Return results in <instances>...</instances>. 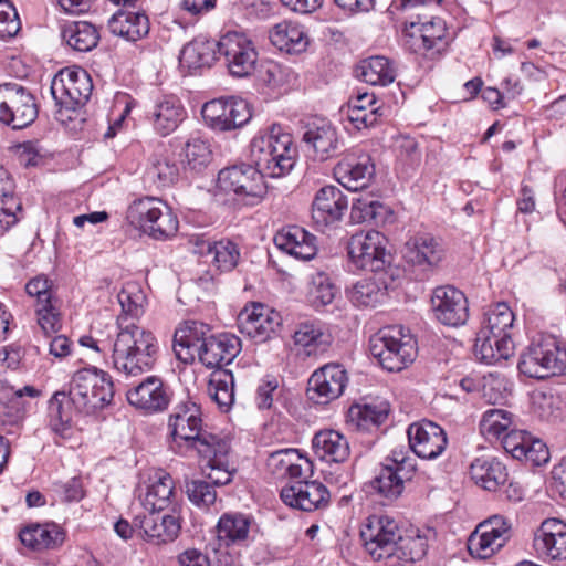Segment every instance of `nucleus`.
I'll list each match as a JSON object with an SVG mask.
<instances>
[{"label": "nucleus", "mask_w": 566, "mask_h": 566, "mask_svg": "<svg viewBox=\"0 0 566 566\" xmlns=\"http://www.w3.org/2000/svg\"><path fill=\"white\" fill-rule=\"evenodd\" d=\"M370 355L388 371H400L415 360L416 342L402 326H387L369 339Z\"/></svg>", "instance_id": "nucleus-7"}, {"label": "nucleus", "mask_w": 566, "mask_h": 566, "mask_svg": "<svg viewBox=\"0 0 566 566\" xmlns=\"http://www.w3.org/2000/svg\"><path fill=\"white\" fill-rule=\"evenodd\" d=\"M348 382L345 368L327 364L315 370L308 379L307 395L316 403H328L342 396Z\"/></svg>", "instance_id": "nucleus-20"}, {"label": "nucleus", "mask_w": 566, "mask_h": 566, "mask_svg": "<svg viewBox=\"0 0 566 566\" xmlns=\"http://www.w3.org/2000/svg\"><path fill=\"white\" fill-rule=\"evenodd\" d=\"M386 237L376 230L360 231L347 243L348 258L357 270L382 272L391 263Z\"/></svg>", "instance_id": "nucleus-13"}, {"label": "nucleus", "mask_w": 566, "mask_h": 566, "mask_svg": "<svg viewBox=\"0 0 566 566\" xmlns=\"http://www.w3.org/2000/svg\"><path fill=\"white\" fill-rule=\"evenodd\" d=\"M193 251L200 255L211 256L210 263L220 272H230L241 259L239 245L230 239L210 241L205 237H192Z\"/></svg>", "instance_id": "nucleus-33"}, {"label": "nucleus", "mask_w": 566, "mask_h": 566, "mask_svg": "<svg viewBox=\"0 0 566 566\" xmlns=\"http://www.w3.org/2000/svg\"><path fill=\"white\" fill-rule=\"evenodd\" d=\"M431 306L436 318L447 326H461L469 317L465 295L450 285L438 286L433 290Z\"/></svg>", "instance_id": "nucleus-22"}, {"label": "nucleus", "mask_w": 566, "mask_h": 566, "mask_svg": "<svg viewBox=\"0 0 566 566\" xmlns=\"http://www.w3.org/2000/svg\"><path fill=\"white\" fill-rule=\"evenodd\" d=\"M269 39L280 51L295 54L304 52L310 43L304 27L287 20L276 23L270 30Z\"/></svg>", "instance_id": "nucleus-43"}, {"label": "nucleus", "mask_w": 566, "mask_h": 566, "mask_svg": "<svg viewBox=\"0 0 566 566\" xmlns=\"http://www.w3.org/2000/svg\"><path fill=\"white\" fill-rule=\"evenodd\" d=\"M384 209L382 203L369 198H357L352 206V218L358 222L376 220Z\"/></svg>", "instance_id": "nucleus-63"}, {"label": "nucleus", "mask_w": 566, "mask_h": 566, "mask_svg": "<svg viewBox=\"0 0 566 566\" xmlns=\"http://www.w3.org/2000/svg\"><path fill=\"white\" fill-rule=\"evenodd\" d=\"M408 263L419 266H437L444 256L441 243L429 234L410 238L402 250Z\"/></svg>", "instance_id": "nucleus-37"}, {"label": "nucleus", "mask_w": 566, "mask_h": 566, "mask_svg": "<svg viewBox=\"0 0 566 566\" xmlns=\"http://www.w3.org/2000/svg\"><path fill=\"white\" fill-rule=\"evenodd\" d=\"M186 493L191 503L198 507H208L214 503L217 493L207 481L192 480L186 483Z\"/></svg>", "instance_id": "nucleus-62"}, {"label": "nucleus", "mask_w": 566, "mask_h": 566, "mask_svg": "<svg viewBox=\"0 0 566 566\" xmlns=\"http://www.w3.org/2000/svg\"><path fill=\"white\" fill-rule=\"evenodd\" d=\"M513 323L514 314L506 303L490 307L476 334L475 357L488 365L509 359L514 353Z\"/></svg>", "instance_id": "nucleus-3"}, {"label": "nucleus", "mask_w": 566, "mask_h": 566, "mask_svg": "<svg viewBox=\"0 0 566 566\" xmlns=\"http://www.w3.org/2000/svg\"><path fill=\"white\" fill-rule=\"evenodd\" d=\"M413 29L410 38L412 40V48L416 52L427 54L429 52L439 53L447 45L446 23L441 18H432L429 21L421 23L417 27L411 24Z\"/></svg>", "instance_id": "nucleus-40"}, {"label": "nucleus", "mask_w": 566, "mask_h": 566, "mask_svg": "<svg viewBox=\"0 0 566 566\" xmlns=\"http://www.w3.org/2000/svg\"><path fill=\"white\" fill-rule=\"evenodd\" d=\"M127 220L156 240H165L178 231V219L163 200L144 197L133 201L127 210Z\"/></svg>", "instance_id": "nucleus-8"}, {"label": "nucleus", "mask_w": 566, "mask_h": 566, "mask_svg": "<svg viewBox=\"0 0 566 566\" xmlns=\"http://www.w3.org/2000/svg\"><path fill=\"white\" fill-rule=\"evenodd\" d=\"M62 36L73 50L88 52L93 50L99 40L95 25L86 21H74L64 27Z\"/></svg>", "instance_id": "nucleus-50"}, {"label": "nucleus", "mask_w": 566, "mask_h": 566, "mask_svg": "<svg viewBox=\"0 0 566 566\" xmlns=\"http://www.w3.org/2000/svg\"><path fill=\"white\" fill-rule=\"evenodd\" d=\"M389 413L387 403H355L347 412V423L357 430H370L385 422Z\"/></svg>", "instance_id": "nucleus-47"}, {"label": "nucleus", "mask_w": 566, "mask_h": 566, "mask_svg": "<svg viewBox=\"0 0 566 566\" xmlns=\"http://www.w3.org/2000/svg\"><path fill=\"white\" fill-rule=\"evenodd\" d=\"M263 178L252 164H242L220 170L217 186L220 191L232 195L238 203L254 206L266 192Z\"/></svg>", "instance_id": "nucleus-11"}, {"label": "nucleus", "mask_w": 566, "mask_h": 566, "mask_svg": "<svg viewBox=\"0 0 566 566\" xmlns=\"http://www.w3.org/2000/svg\"><path fill=\"white\" fill-rule=\"evenodd\" d=\"M274 244L286 254L307 261L317 253L316 237L298 226H287L274 235Z\"/></svg>", "instance_id": "nucleus-34"}, {"label": "nucleus", "mask_w": 566, "mask_h": 566, "mask_svg": "<svg viewBox=\"0 0 566 566\" xmlns=\"http://www.w3.org/2000/svg\"><path fill=\"white\" fill-rule=\"evenodd\" d=\"M23 546L31 551L54 549L65 539V533L55 523L29 524L19 532Z\"/></svg>", "instance_id": "nucleus-39"}, {"label": "nucleus", "mask_w": 566, "mask_h": 566, "mask_svg": "<svg viewBox=\"0 0 566 566\" xmlns=\"http://www.w3.org/2000/svg\"><path fill=\"white\" fill-rule=\"evenodd\" d=\"M282 324L279 312L261 303L247 305L238 315V327L242 334L256 343L268 340Z\"/></svg>", "instance_id": "nucleus-19"}, {"label": "nucleus", "mask_w": 566, "mask_h": 566, "mask_svg": "<svg viewBox=\"0 0 566 566\" xmlns=\"http://www.w3.org/2000/svg\"><path fill=\"white\" fill-rule=\"evenodd\" d=\"M208 453H197L207 461V478L213 485H226L232 481L235 468L229 460L230 443L227 439L221 438L213 443Z\"/></svg>", "instance_id": "nucleus-38"}, {"label": "nucleus", "mask_w": 566, "mask_h": 566, "mask_svg": "<svg viewBox=\"0 0 566 566\" xmlns=\"http://www.w3.org/2000/svg\"><path fill=\"white\" fill-rule=\"evenodd\" d=\"M25 415L23 402L17 398L7 397L0 400V426H9L8 434H17Z\"/></svg>", "instance_id": "nucleus-59"}, {"label": "nucleus", "mask_w": 566, "mask_h": 566, "mask_svg": "<svg viewBox=\"0 0 566 566\" xmlns=\"http://www.w3.org/2000/svg\"><path fill=\"white\" fill-rule=\"evenodd\" d=\"M338 182L350 191L369 186L375 175V166L369 155H347L334 168Z\"/></svg>", "instance_id": "nucleus-28"}, {"label": "nucleus", "mask_w": 566, "mask_h": 566, "mask_svg": "<svg viewBox=\"0 0 566 566\" xmlns=\"http://www.w3.org/2000/svg\"><path fill=\"white\" fill-rule=\"evenodd\" d=\"M251 518L241 513H224L217 524L218 542L229 546L239 544L248 538Z\"/></svg>", "instance_id": "nucleus-48"}, {"label": "nucleus", "mask_w": 566, "mask_h": 566, "mask_svg": "<svg viewBox=\"0 0 566 566\" xmlns=\"http://www.w3.org/2000/svg\"><path fill=\"white\" fill-rule=\"evenodd\" d=\"M241 350V340L233 334H210L201 345L198 358L207 368L223 369L238 356Z\"/></svg>", "instance_id": "nucleus-30"}, {"label": "nucleus", "mask_w": 566, "mask_h": 566, "mask_svg": "<svg viewBox=\"0 0 566 566\" xmlns=\"http://www.w3.org/2000/svg\"><path fill=\"white\" fill-rule=\"evenodd\" d=\"M208 394L223 411L234 402V377L228 369H216L209 380Z\"/></svg>", "instance_id": "nucleus-51"}, {"label": "nucleus", "mask_w": 566, "mask_h": 566, "mask_svg": "<svg viewBox=\"0 0 566 566\" xmlns=\"http://www.w3.org/2000/svg\"><path fill=\"white\" fill-rule=\"evenodd\" d=\"M302 140L313 150L314 158L319 161L333 158L344 146L337 128L324 118L310 122L305 126Z\"/></svg>", "instance_id": "nucleus-25"}, {"label": "nucleus", "mask_w": 566, "mask_h": 566, "mask_svg": "<svg viewBox=\"0 0 566 566\" xmlns=\"http://www.w3.org/2000/svg\"><path fill=\"white\" fill-rule=\"evenodd\" d=\"M389 463H386L373 482V488L388 501L398 499L405 488V483L397 475Z\"/></svg>", "instance_id": "nucleus-57"}, {"label": "nucleus", "mask_w": 566, "mask_h": 566, "mask_svg": "<svg viewBox=\"0 0 566 566\" xmlns=\"http://www.w3.org/2000/svg\"><path fill=\"white\" fill-rule=\"evenodd\" d=\"M122 313L117 316V332L112 347V365L116 371L137 377L153 370L159 342L155 334L135 323L144 314L146 296L136 283H127L117 295Z\"/></svg>", "instance_id": "nucleus-1"}, {"label": "nucleus", "mask_w": 566, "mask_h": 566, "mask_svg": "<svg viewBox=\"0 0 566 566\" xmlns=\"http://www.w3.org/2000/svg\"><path fill=\"white\" fill-rule=\"evenodd\" d=\"M147 174L158 187H167L178 180L179 167L169 156L160 155L153 159Z\"/></svg>", "instance_id": "nucleus-56"}, {"label": "nucleus", "mask_w": 566, "mask_h": 566, "mask_svg": "<svg viewBox=\"0 0 566 566\" xmlns=\"http://www.w3.org/2000/svg\"><path fill=\"white\" fill-rule=\"evenodd\" d=\"M73 401L70 391H56L49 400L48 417L51 431L66 439L71 436L73 419Z\"/></svg>", "instance_id": "nucleus-44"}, {"label": "nucleus", "mask_w": 566, "mask_h": 566, "mask_svg": "<svg viewBox=\"0 0 566 566\" xmlns=\"http://www.w3.org/2000/svg\"><path fill=\"white\" fill-rule=\"evenodd\" d=\"M187 112L180 99L175 95H163L146 112V118L154 130L167 136L175 132L186 118Z\"/></svg>", "instance_id": "nucleus-31"}, {"label": "nucleus", "mask_w": 566, "mask_h": 566, "mask_svg": "<svg viewBox=\"0 0 566 566\" xmlns=\"http://www.w3.org/2000/svg\"><path fill=\"white\" fill-rule=\"evenodd\" d=\"M504 450L513 458L539 467L549 460L546 444L526 431L512 430L502 441Z\"/></svg>", "instance_id": "nucleus-29"}, {"label": "nucleus", "mask_w": 566, "mask_h": 566, "mask_svg": "<svg viewBox=\"0 0 566 566\" xmlns=\"http://www.w3.org/2000/svg\"><path fill=\"white\" fill-rule=\"evenodd\" d=\"M108 28L113 34L135 42L148 34L149 20L143 12L119 10L108 21Z\"/></svg>", "instance_id": "nucleus-46"}, {"label": "nucleus", "mask_w": 566, "mask_h": 566, "mask_svg": "<svg viewBox=\"0 0 566 566\" xmlns=\"http://www.w3.org/2000/svg\"><path fill=\"white\" fill-rule=\"evenodd\" d=\"M69 391L74 409L84 415L104 409L114 397L112 377L96 367L83 368L74 373Z\"/></svg>", "instance_id": "nucleus-6"}, {"label": "nucleus", "mask_w": 566, "mask_h": 566, "mask_svg": "<svg viewBox=\"0 0 566 566\" xmlns=\"http://www.w3.org/2000/svg\"><path fill=\"white\" fill-rule=\"evenodd\" d=\"M184 163L191 170H200L211 159V150L208 143L199 137L189 139L181 153Z\"/></svg>", "instance_id": "nucleus-58"}, {"label": "nucleus", "mask_w": 566, "mask_h": 566, "mask_svg": "<svg viewBox=\"0 0 566 566\" xmlns=\"http://www.w3.org/2000/svg\"><path fill=\"white\" fill-rule=\"evenodd\" d=\"M293 339L297 354L308 357L324 354L333 342L331 333L316 321L300 323Z\"/></svg>", "instance_id": "nucleus-36"}, {"label": "nucleus", "mask_w": 566, "mask_h": 566, "mask_svg": "<svg viewBox=\"0 0 566 566\" xmlns=\"http://www.w3.org/2000/svg\"><path fill=\"white\" fill-rule=\"evenodd\" d=\"M130 406L145 415H155L167 410L171 402L172 390L158 376H147L126 391Z\"/></svg>", "instance_id": "nucleus-18"}, {"label": "nucleus", "mask_w": 566, "mask_h": 566, "mask_svg": "<svg viewBox=\"0 0 566 566\" xmlns=\"http://www.w3.org/2000/svg\"><path fill=\"white\" fill-rule=\"evenodd\" d=\"M127 220L156 240H165L178 231V219L163 200L144 197L133 201L127 210Z\"/></svg>", "instance_id": "nucleus-9"}, {"label": "nucleus", "mask_w": 566, "mask_h": 566, "mask_svg": "<svg viewBox=\"0 0 566 566\" xmlns=\"http://www.w3.org/2000/svg\"><path fill=\"white\" fill-rule=\"evenodd\" d=\"M201 115L209 127L219 132L240 128L252 117L248 102L234 97L218 98L205 103Z\"/></svg>", "instance_id": "nucleus-16"}, {"label": "nucleus", "mask_w": 566, "mask_h": 566, "mask_svg": "<svg viewBox=\"0 0 566 566\" xmlns=\"http://www.w3.org/2000/svg\"><path fill=\"white\" fill-rule=\"evenodd\" d=\"M337 293L338 289L326 273L318 272L313 275L308 290V300L315 308L329 305Z\"/></svg>", "instance_id": "nucleus-55"}, {"label": "nucleus", "mask_w": 566, "mask_h": 566, "mask_svg": "<svg viewBox=\"0 0 566 566\" xmlns=\"http://www.w3.org/2000/svg\"><path fill=\"white\" fill-rule=\"evenodd\" d=\"M428 543L424 536L418 533L405 534L401 530V539L397 543L389 566H398L400 563L420 560L427 553Z\"/></svg>", "instance_id": "nucleus-52"}, {"label": "nucleus", "mask_w": 566, "mask_h": 566, "mask_svg": "<svg viewBox=\"0 0 566 566\" xmlns=\"http://www.w3.org/2000/svg\"><path fill=\"white\" fill-rule=\"evenodd\" d=\"M134 525L139 528L146 541L154 545L174 542L181 531V516L178 507L172 512L160 515L158 512H149L145 515H136Z\"/></svg>", "instance_id": "nucleus-21"}, {"label": "nucleus", "mask_w": 566, "mask_h": 566, "mask_svg": "<svg viewBox=\"0 0 566 566\" xmlns=\"http://www.w3.org/2000/svg\"><path fill=\"white\" fill-rule=\"evenodd\" d=\"M360 537L366 553L374 560L388 564L392 560L395 547L401 539V528L394 517L374 514L363 524Z\"/></svg>", "instance_id": "nucleus-12"}, {"label": "nucleus", "mask_w": 566, "mask_h": 566, "mask_svg": "<svg viewBox=\"0 0 566 566\" xmlns=\"http://www.w3.org/2000/svg\"><path fill=\"white\" fill-rule=\"evenodd\" d=\"M219 53V41L198 35L187 43L179 55V63L189 71L210 67Z\"/></svg>", "instance_id": "nucleus-42"}, {"label": "nucleus", "mask_w": 566, "mask_h": 566, "mask_svg": "<svg viewBox=\"0 0 566 566\" xmlns=\"http://www.w3.org/2000/svg\"><path fill=\"white\" fill-rule=\"evenodd\" d=\"M348 208L347 197L336 186H324L315 195L312 203L313 221L326 227L342 219Z\"/></svg>", "instance_id": "nucleus-32"}, {"label": "nucleus", "mask_w": 566, "mask_h": 566, "mask_svg": "<svg viewBox=\"0 0 566 566\" xmlns=\"http://www.w3.org/2000/svg\"><path fill=\"white\" fill-rule=\"evenodd\" d=\"M471 479L488 491H496L507 481L505 465L495 458L481 457L470 465Z\"/></svg>", "instance_id": "nucleus-45"}, {"label": "nucleus", "mask_w": 566, "mask_h": 566, "mask_svg": "<svg viewBox=\"0 0 566 566\" xmlns=\"http://www.w3.org/2000/svg\"><path fill=\"white\" fill-rule=\"evenodd\" d=\"M280 496L286 505L305 512L326 509L331 502L329 491L318 481L296 482L284 486Z\"/></svg>", "instance_id": "nucleus-26"}, {"label": "nucleus", "mask_w": 566, "mask_h": 566, "mask_svg": "<svg viewBox=\"0 0 566 566\" xmlns=\"http://www.w3.org/2000/svg\"><path fill=\"white\" fill-rule=\"evenodd\" d=\"M533 548L544 562L566 560V522L544 520L534 533Z\"/></svg>", "instance_id": "nucleus-24"}, {"label": "nucleus", "mask_w": 566, "mask_h": 566, "mask_svg": "<svg viewBox=\"0 0 566 566\" xmlns=\"http://www.w3.org/2000/svg\"><path fill=\"white\" fill-rule=\"evenodd\" d=\"M517 367L530 378L563 375L566 371V347L554 335L538 334L521 354Z\"/></svg>", "instance_id": "nucleus-5"}, {"label": "nucleus", "mask_w": 566, "mask_h": 566, "mask_svg": "<svg viewBox=\"0 0 566 566\" xmlns=\"http://www.w3.org/2000/svg\"><path fill=\"white\" fill-rule=\"evenodd\" d=\"M250 161L263 177L286 176L296 163L292 136L277 125L260 132L250 144Z\"/></svg>", "instance_id": "nucleus-2"}, {"label": "nucleus", "mask_w": 566, "mask_h": 566, "mask_svg": "<svg viewBox=\"0 0 566 566\" xmlns=\"http://www.w3.org/2000/svg\"><path fill=\"white\" fill-rule=\"evenodd\" d=\"M356 75L368 84L386 86L395 81L396 70L387 57L371 56L360 62Z\"/></svg>", "instance_id": "nucleus-49"}, {"label": "nucleus", "mask_w": 566, "mask_h": 566, "mask_svg": "<svg viewBox=\"0 0 566 566\" xmlns=\"http://www.w3.org/2000/svg\"><path fill=\"white\" fill-rule=\"evenodd\" d=\"M93 91V84L88 73L82 69L60 71L52 80L51 94L59 107L56 118L64 123L72 120L76 109L88 101Z\"/></svg>", "instance_id": "nucleus-10"}, {"label": "nucleus", "mask_w": 566, "mask_h": 566, "mask_svg": "<svg viewBox=\"0 0 566 566\" xmlns=\"http://www.w3.org/2000/svg\"><path fill=\"white\" fill-rule=\"evenodd\" d=\"M513 535L511 522L493 515L480 523L468 539V549L479 558H489L503 548Z\"/></svg>", "instance_id": "nucleus-15"}, {"label": "nucleus", "mask_w": 566, "mask_h": 566, "mask_svg": "<svg viewBox=\"0 0 566 566\" xmlns=\"http://www.w3.org/2000/svg\"><path fill=\"white\" fill-rule=\"evenodd\" d=\"M38 105L33 94L17 83L0 85V122L13 129L31 125L38 117Z\"/></svg>", "instance_id": "nucleus-14"}, {"label": "nucleus", "mask_w": 566, "mask_h": 566, "mask_svg": "<svg viewBox=\"0 0 566 566\" xmlns=\"http://www.w3.org/2000/svg\"><path fill=\"white\" fill-rule=\"evenodd\" d=\"M295 78L294 73L276 62H268L261 72V81L271 88H282Z\"/></svg>", "instance_id": "nucleus-61"}, {"label": "nucleus", "mask_w": 566, "mask_h": 566, "mask_svg": "<svg viewBox=\"0 0 566 566\" xmlns=\"http://www.w3.org/2000/svg\"><path fill=\"white\" fill-rule=\"evenodd\" d=\"M172 438L170 448L180 454L188 451L210 452V447L222 437L202 430L201 410L192 401L177 405L168 422Z\"/></svg>", "instance_id": "nucleus-4"}, {"label": "nucleus", "mask_w": 566, "mask_h": 566, "mask_svg": "<svg viewBox=\"0 0 566 566\" xmlns=\"http://www.w3.org/2000/svg\"><path fill=\"white\" fill-rule=\"evenodd\" d=\"M512 413L503 409L486 410L480 421V431L488 439H501L510 433L512 426Z\"/></svg>", "instance_id": "nucleus-54"}, {"label": "nucleus", "mask_w": 566, "mask_h": 566, "mask_svg": "<svg viewBox=\"0 0 566 566\" xmlns=\"http://www.w3.org/2000/svg\"><path fill=\"white\" fill-rule=\"evenodd\" d=\"M300 452L296 449H280L268 458V468L279 478H285L292 461H298Z\"/></svg>", "instance_id": "nucleus-64"}, {"label": "nucleus", "mask_w": 566, "mask_h": 566, "mask_svg": "<svg viewBox=\"0 0 566 566\" xmlns=\"http://www.w3.org/2000/svg\"><path fill=\"white\" fill-rule=\"evenodd\" d=\"M219 54L224 56L227 67L234 77H248L255 70L258 53L251 40L242 33L228 32L222 35Z\"/></svg>", "instance_id": "nucleus-17"}, {"label": "nucleus", "mask_w": 566, "mask_h": 566, "mask_svg": "<svg viewBox=\"0 0 566 566\" xmlns=\"http://www.w3.org/2000/svg\"><path fill=\"white\" fill-rule=\"evenodd\" d=\"M409 449L419 458H438L448 444L444 430L430 420L413 422L407 430Z\"/></svg>", "instance_id": "nucleus-23"}, {"label": "nucleus", "mask_w": 566, "mask_h": 566, "mask_svg": "<svg viewBox=\"0 0 566 566\" xmlns=\"http://www.w3.org/2000/svg\"><path fill=\"white\" fill-rule=\"evenodd\" d=\"M314 453L324 461L344 463L349 459L348 439L336 430H321L312 440Z\"/></svg>", "instance_id": "nucleus-41"}, {"label": "nucleus", "mask_w": 566, "mask_h": 566, "mask_svg": "<svg viewBox=\"0 0 566 566\" xmlns=\"http://www.w3.org/2000/svg\"><path fill=\"white\" fill-rule=\"evenodd\" d=\"M139 499L145 510L149 512H161L169 510L172 512L174 506L178 507L180 512V505L177 500L175 492L174 480L170 474L165 471H157L153 478L149 479V483L145 486V491L139 489Z\"/></svg>", "instance_id": "nucleus-27"}, {"label": "nucleus", "mask_w": 566, "mask_h": 566, "mask_svg": "<svg viewBox=\"0 0 566 566\" xmlns=\"http://www.w3.org/2000/svg\"><path fill=\"white\" fill-rule=\"evenodd\" d=\"M209 335L210 328L203 323L188 321L179 325L174 334V350L177 358L184 363L193 361Z\"/></svg>", "instance_id": "nucleus-35"}, {"label": "nucleus", "mask_w": 566, "mask_h": 566, "mask_svg": "<svg viewBox=\"0 0 566 566\" xmlns=\"http://www.w3.org/2000/svg\"><path fill=\"white\" fill-rule=\"evenodd\" d=\"M387 463L392 467L400 480L405 483L410 481L416 472V460L409 454V450L405 447L396 448L386 459Z\"/></svg>", "instance_id": "nucleus-60"}, {"label": "nucleus", "mask_w": 566, "mask_h": 566, "mask_svg": "<svg viewBox=\"0 0 566 566\" xmlns=\"http://www.w3.org/2000/svg\"><path fill=\"white\" fill-rule=\"evenodd\" d=\"M387 296V285L374 279H364L348 291L350 302L356 306L374 307Z\"/></svg>", "instance_id": "nucleus-53"}]
</instances>
